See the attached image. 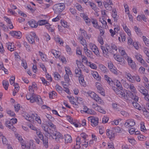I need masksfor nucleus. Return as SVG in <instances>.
I'll list each match as a JSON object with an SVG mask.
<instances>
[{"mask_svg":"<svg viewBox=\"0 0 149 149\" xmlns=\"http://www.w3.org/2000/svg\"><path fill=\"white\" fill-rule=\"evenodd\" d=\"M42 128L45 132V135L46 136L49 137L50 138L55 139L57 142L59 141V139L63 138V136L61 133L57 132L56 130H51L47 126L42 125Z\"/></svg>","mask_w":149,"mask_h":149,"instance_id":"f257e3e1","label":"nucleus"},{"mask_svg":"<svg viewBox=\"0 0 149 149\" xmlns=\"http://www.w3.org/2000/svg\"><path fill=\"white\" fill-rule=\"evenodd\" d=\"M42 128L45 132V135L46 136L49 137L50 138L55 139L57 142L59 141V139L63 138V136L61 133L57 132L56 130H51L47 126L42 125Z\"/></svg>","mask_w":149,"mask_h":149,"instance_id":"f03ea898","label":"nucleus"},{"mask_svg":"<svg viewBox=\"0 0 149 149\" xmlns=\"http://www.w3.org/2000/svg\"><path fill=\"white\" fill-rule=\"evenodd\" d=\"M65 4L63 3H60L55 4L53 6V10L55 13L61 12L65 8Z\"/></svg>","mask_w":149,"mask_h":149,"instance_id":"7ed1b4c3","label":"nucleus"},{"mask_svg":"<svg viewBox=\"0 0 149 149\" xmlns=\"http://www.w3.org/2000/svg\"><path fill=\"white\" fill-rule=\"evenodd\" d=\"M30 102L32 103L36 102L38 105H42L43 104V102L40 96L35 93H32Z\"/></svg>","mask_w":149,"mask_h":149,"instance_id":"20e7f679","label":"nucleus"},{"mask_svg":"<svg viewBox=\"0 0 149 149\" xmlns=\"http://www.w3.org/2000/svg\"><path fill=\"white\" fill-rule=\"evenodd\" d=\"M26 38L29 42L31 44L35 43L34 39L36 40H38L35 33L33 32H31L30 34L27 35Z\"/></svg>","mask_w":149,"mask_h":149,"instance_id":"39448f33","label":"nucleus"},{"mask_svg":"<svg viewBox=\"0 0 149 149\" xmlns=\"http://www.w3.org/2000/svg\"><path fill=\"white\" fill-rule=\"evenodd\" d=\"M36 116H34V117H33V116H31L28 114H25L24 116L25 119L29 121H31L35 119V120L37 121L38 123L39 124H41V119L39 117L37 116V115H36Z\"/></svg>","mask_w":149,"mask_h":149,"instance_id":"423d86ee","label":"nucleus"},{"mask_svg":"<svg viewBox=\"0 0 149 149\" xmlns=\"http://www.w3.org/2000/svg\"><path fill=\"white\" fill-rule=\"evenodd\" d=\"M112 89L117 95L119 97H123L125 99H126V95H125V94L124 92L123 89H121V90H120V89H118V88L114 86L112 87Z\"/></svg>","mask_w":149,"mask_h":149,"instance_id":"0eeeda50","label":"nucleus"},{"mask_svg":"<svg viewBox=\"0 0 149 149\" xmlns=\"http://www.w3.org/2000/svg\"><path fill=\"white\" fill-rule=\"evenodd\" d=\"M138 89L140 92L144 95V97L148 95V90L142 85H139L138 86Z\"/></svg>","mask_w":149,"mask_h":149,"instance_id":"6e6552de","label":"nucleus"},{"mask_svg":"<svg viewBox=\"0 0 149 149\" xmlns=\"http://www.w3.org/2000/svg\"><path fill=\"white\" fill-rule=\"evenodd\" d=\"M91 49L93 52L97 56H99L100 53L97 47L94 44L91 43L89 44Z\"/></svg>","mask_w":149,"mask_h":149,"instance_id":"1a4fd4ad","label":"nucleus"},{"mask_svg":"<svg viewBox=\"0 0 149 149\" xmlns=\"http://www.w3.org/2000/svg\"><path fill=\"white\" fill-rule=\"evenodd\" d=\"M113 57L116 60L120 63V64L123 65L125 64V61L124 59L121 56L114 54Z\"/></svg>","mask_w":149,"mask_h":149,"instance_id":"9d476101","label":"nucleus"},{"mask_svg":"<svg viewBox=\"0 0 149 149\" xmlns=\"http://www.w3.org/2000/svg\"><path fill=\"white\" fill-rule=\"evenodd\" d=\"M81 113H83L84 112L89 114H90L95 115L96 113L95 112L94 110H92L91 109H89L87 107L84 106L83 108V110H81Z\"/></svg>","mask_w":149,"mask_h":149,"instance_id":"9b49d317","label":"nucleus"},{"mask_svg":"<svg viewBox=\"0 0 149 149\" xmlns=\"http://www.w3.org/2000/svg\"><path fill=\"white\" fill-rule=\"evenodd\" d=\"M96 86L98 92L102 95L104 96L105 94L104 92V89L102 87L101 84L99 82H97L96 83Z\"/></svg>","mask_w":149,"mask_h":149,"instance_id":"f8f14e48","label":"nucleus"},{"mask_svg":"<svg viewBox=\"0 0 149 149\" xmlns=\"http://www.w3.org/2000/svg\"><path fill=\"white\" fill-rule=\"evenodd\" d=\"M135 124L134 120L133 119H129L126 120L124 125L126 127H129L133 126Z\"/></svg>","mask_w":149,"mask_h":149,"instance_id":"ddd939ff","label":"nucleus"},{"mask_svg":"<svg viewBox=\"0 0 149 149\" xmlns=\"http://www.w3.org/2000/svg\"><path fill=\"white\" fill-rule=\"evenodd\" d=\"M22 146L26 147L28 149H36V148L35 144L32 141H30L29 143H28L26 145L22 144Z\"/></svg>","mask_w":149,"mask_h":149,"instance_id":"4468645a","label":"nucleus"},{"mask_svg":"<svg viewBox=\"0 0 149 149\" xmlns=\"http://www.w3.org/2000/svg\"><path fill=\"white\" fill-rule=\"evenodd\" d=\"M80 16L83 18L86 24L88 25H89L91 23V20L88 16L84 13H81Z\"/></svg>","mask_w":149,"mask_h":149,"instance_id":"2eb2a0df","label":"nucleus"},{"mask_svg":"<svg viewBox=\"0 0 149 149\" xmlns=\"http://www.w3.org/2000/svg\"><path fill=\"white\" fill-rule=\"evenodd\" d=\"M100 48L102 51L104 56L106 58H108L109 55L108 48L102 45L100 46Z\"/></svg>","mask_w":149,"mask_h":149,"instance_id":"dca6fc26","label":"nucleus"},{"mask_svg":"<svg viewBox=\"0 0 149 149\" xmlns=\"http://www.w3.org/2000/svg\"><path fill=\"white\" fill-rule=\"evenodd\" d=\"M129 65L131 68L134 71L136 70V63L132 60V59H130L128 61Z\"/></svg>","mask_w":149,"mask_h":149,"instance_id":"f3484780","label":"nucleus"},{"mask_svg":"<svg viewBox=\"0 0 149 149\" xmlns=\"http://www.w3.org/2000/svg\"><path fill=\"white\" fill-rule=\"evenodd\" d=\"M11 35L13 37L20 39L22 36L21 33L20 31H13L10 33Z\"/></svg>","mask_w":149,"mask_h":149,"instance_id":"a211bd4d","label":"nucleus"},{"mask_svg":"<svg viewBox=\"0 0 149 149\" xmlns=\"http://www.w3.org/2000/svg\"><path fill=\"white\" fill-rule=\"evenodd\" d=\"M90 120L92 126L95 127L97 126L98 123V118H97L92 117Z\"/></svg>","mask_w":149,"mask_h":149,"instance_id":"6ab92c4d","label":"nucleus"},{"mask_svg":"<svg viewBox=\"0 0 149 149\" xmlns=\"http://www.w3.org/2000/svg\"><path fill=\"white\" fill-rule=\"evenodd\" d=\"M93 105L95 106V107H93L96 110H97L98 111L103 114L105 113L106 112L102 108L97 105L96 106V105L94 104H93Z\"/></svg>","mask_w":149,"mask_h":149,"instance_id":"aec40b11","label":"nucleus"},{"mask_svg":"<svg viewBox=\"0 0 149 149\" xmlns=\"http://www.w3.org/2000/svg\"><path fill=\"white\" fill-rule=\"evenodd\" d=\"M107 134L108 137L110 139L114 138L115 137V134L113 132L109 129H107Z\"/></svg>","mask_w":149,"mask_h":149,"instance_id":"412c9836","label":"nucleus"},{"mask_svg":"<svg viewBox=\"0 0 149 149\" xmlns=\"http://www.w3.org/2000/svg\"><path fill=\"white\" fill-rule=\"evenodd\" d=\"M5 125L6 127L8 128L9 129L12 130L13 131H14L15 129V128L14 127L13 123L12 122H10V121H6L5 123Z\"/></svg>","mask_w":149,"mask_h":149,"instance_id":"4be33fe9","label":"nucleus"},{"mask_svg":"<svg viewBox=\"0 0 149 149\" xmlns=\"http://www.w3.org/2000/svg\"><path fill=\"white\" fill-rule=\"evenodd\" d=\"M30 26L32 28H36L38 26V24L33 19H31L28 22Z\"/></svg>","mask_w":149,"mask_h":149,"instance_id":"5701e85b","label":"nucleus"},{"mask_svg":"<svg viewBox=\"0 0 149 149\" xmlns=\"http://www.w3.org/2000/svg\"><path fill=\"white\" fill-rule=\"evenodd\" d=\"M79 81L80 84L84 86L86 85V82L84 79V76L82 75L78 77Z\"/></svg>","mask_w":149,"mask_h":149,"instance_id":"b1692460","label":"nucleus"},{"mask_svg":"<svg viewBox=\"0 0 149 149\" xmlns=\"http://www.w3.org/2000/svg\"><path fill=\"white\" fill-rule=\"evenodd\" d=\"M51 52L56 58H58L61 55V52H60L54 49L51 50Z\"/></svg>","mask_w":149,"mask_h":149,"instance_id":"393cba45","label":"nucleus"},{"mask_svg":"<svg viewBox=\"0 0 149 149\" xmlns=\"http://www.w3.org/2000/svg\"><path fill=\"white\" fill-rule=\"evenodd\" d=\"M104 79L105 80L107 81L108 83L109 84L113 86V84L114 83V81L112 80V79L109 77L107 75H104Z\"/></svg>","mask_w":149,"mask_h":149,"instance_id":"a878e982","label":"nucleus"},{"mask_svg":"<svg viewBox=\"0 0 149 149\" xmlns=\"http://www.w3.org/2000/svg\"><path fill=\"white\" fill-rule=\"evenodd\" d=\"M78 39L79 40V42L83 46H87V43L85 39H84L83 37L82 36H79L78 38Z\"/></svg>","mask_w":149,"mask_h":149,"instance_id":"bb28decb","label":"nucleus"},{"mask_svg":"<svg viewBox=\"0 0 149 149\" xmlns=\"http://www.w3.org/2000/svg\"><path fill=\"white\" fill-rule=\"evenodd\" d=\"M80 31H81V36H82L83 37H85L86 38L89 39V38L87 35L86 32L84 29L80 28Z\"/></svg>","mask_w":149,"mask_h":149,"instance_id":"cd10ccee","label":"nucleus"},{"mask_svg":"<svg viewBox=\"0 0 149 149\" xmlns=\"http://www.w3.org/2000/svg\"><path fill=\"white\" fill-rule=\"evenodd\" d=\"M112 12V16L113 18L114 21L115 22H117L118 18V16L117 15V13L116 12V10H113Z\"/></svg>","mask_w":149,"mask_h":149,"instance_id":"c85d7f7f","label":"nucleus"},{"mask_svg":"<svg viewBox=\"0 0 149 149\" xmlns=\"http://www.w3.org/2000/svg\"><path fill=\"white\" fill-rule=\"evenodd\" d=\"M53 121V120H49L47 122L48 125H46L47 126L49 127H50L52 129V130H56V126L55 125H54L52 122V121ZM43 125L45 126V125Z\"/></svg>","mask_w":149,"mask_h":149,"instance_id":"c756f323","label":"nucleus"},{"mask_svg":"<svg viewBox=\"0 0 149 149\" xmlns=\"http://www.w3.org/2000/svg\"><path fill=\"white\" fill-rule=\"evenodd\" d=\"M96 96H95L94 98L93 99H94L99 104H102L103 103V101L101 99L98 95L96 94Z\"/></svg>","mask_w":149,"mask_h":149,"instance_id":"7c9ffc66","label":"nucleus"},{"mask_svg":"<svg viewBox=\"0 0 149 149\" xmlns=\"http://www.w3.org/2000/svg\"><path fill=\"white\" fill-rule=\"evenodd\" d=\"M65 143H70L72 141V139L70 136L67 134L65 136Z\"/></svg>","mask_w":149,"mask_h":149,"instance_id":"2f4dec72","label":"nucleus"},{"mask_svg":"<svg viewBox=\"0 0 149 149\" xmlns=\"http://www.w3.org/2000/svg\"><path fill=\"white\" fill-rule=\"evenodd\" d=\"M126 78L130 82L132 83H134L133 76H132L130 74L127 73L126 75Z\"/></svg>","mask_w":149,"mask_h":149,"instance_id":"473e14b6","label":"nucleus"},{"mask_svg":"<svg viewBox=\"0 0 149 149\" xmlns=\"http://www.w3.org/2000/svg\"><path fill=\"white\" fill-rule=\"evenodd\" d=\"M116 85L118 88V89H120V90H121V89H123L121 84L118 80H117L115 82H114V83L113 84V85Z\"/></svg>","mask_w":149,"mask_h":149,"instance_id":"72a5a7b5","label":"nucleus"},{"mask_svg":"<svg viewBox=\"0 0 149 149\" xmlns=\"http://www.w3.org/2000/svg\"><path fill=\"white\" fill-rule=\"evenodd\" d=\"M111 50L109 51V52L111 53H113V54H114V51L113 50L116 51L117 50V47L114 44H112L111 46Z\"/></svg>","mask_w":149,"mask_h":149,"instance_id":"f704fd0d","label":"nucleus"},{"mask_svg":"<svg viewBox=\"0 0 149 149\" xmlns=\"http://www.w3.org/2000/svg\"><path fill=\"white\" fill-rule=\"evenodd\" d=\"M99 67L101 70L104 73H107L108 71V69L107 68L102 65H100Z\"/></svg>","mask_w":149,"mask_h":149,"instance_id":"c9c22d12","label":"nucleus"},{"mask_svg":"<svg viewBox=\"0 0 149 149\" xmlns=\"http://www.w3.org/2000/svg\"><path fill=\"white\" fill-rule=\"evenodd\" d=\"M132 104L134 107L139 110H140L142 109V108L140 105L136 102H132Z\"/></svg>","mask_w":149,"mask_h":149,"instance_id":"e433bc0d","label":"nucleus"},{"mask_svg":"<svg viewBox=\"0 0 149 149\" xmlns=\"http://www.w3.org/2000/svg\"><path fill=\"white\" fill-rule=\"evenodd\" d=\"M112 106L113 108L117 111H119L120 110V106L118 105L115 103H113Z\"/></svg>","mask_w":149,"mask_h":149,"instance_id":"4c0bfd02","label":"nucleus"},{"mask_svg":"<svg viewBox=\"0 0 149 149\" xmlns=\"http://www.w3.org/2000/svg\"><path fill=\"white\" fill-rule=\"evenodd\" d=\"M103 4L106 10H111L112 9V6H110V5L107 3V2H103Z\"/></svg>","mask_w":149,"mask_h":149,"instance_id":"58836bf2","label":"nucleus"},{"mask_svg":"<svg viewBox=\"0 0 149 149\" xmlns=\"http://www.w3.org/2000/svg\"><path fill=\"white\" fill-rule=\"evenodd\" d=\"M92 74L93 77L97 80H100V79L101 77L99 75L97 72H93Z\"/></svg>","mask_w":149,"mask_h":149,"instance_id":"ea45409f","label":"nucleus"},{"mask_svg":"<svg viewBox=\"0 0 149 149\" xmlns=\"http://www.w3.org/2000/svg\"><path fill=\"white\" fill-rule=\"evenodd\" d=\"M39 54L40 55L41 57V58L42 60L46 62L47 61L46 55L40 51H39Z\"/></svg>","mask_w":149,"mask_h":149,"instance_id":"a19ab883","label":"nucleus"},{"mask_svg":"<svg viewBox=\"0 0 149 149\" xmlns=\"http://www.w3.org/2000/svg\"><path fill=\"white\" fill-rule=\"evenodd\" d=\"M75 73L76 75V77H79L82 75L81 74V72L80 69L79 68H76L75 70Z\"/></svg>","mask_w":149,"mask_h":149,"instance_id":"79ce46f5","label":"nucleus"},{"mask_svg":"<svg viewBox=\"0 0 149 149\" xmlns=\"http://www.w3.org/2000/svg\"><path fill=\"white\" fill-rule=\"evenodd\" d=\"M92 22L93 24V26L96 28L98 29H100V28H101V26H99L96 20L93 19V21H92Z\"/></svg>","mask_w":149,"mask_h":149,"instance_id":"37998d69","label":"nucleus"},{"mask_svg":"<svg viewBox=\"0 0 149 149\" xmlns=\"http://www.w3.org/2000/svg\"><path fill=\"white\" fill-rule=\"evenodd\" d=\"M3 85L4 88L6 90H7L9 86L8 82L6 80H3Z\"/></svg>","mask_w":149,"mask_h":149,"instance_id":"c03bdc74","label":"nucleus"},{"mask_svg":"<svg viewBox=\"0 0 149 149\" xmlns=\"http://www.w3.org/2000/svg\"><path fill=\"white\" fill-rule=\"evenodd\" d=\"M36 134L37 135L39 136V138L41 140H43V136L40 130H38L37 132H36Z\"/></svg>","mask_w":149,"mask_h":149,"instance_id":"a18cd8bd","label":"nucleus"},{"mask_svg":"<svg viewBox=\"0 0 149 149\" xmlns=\"http://www.w3.org/2000/svg\"><path fill=\"white\" fill-rule=\"evenodd\" d=\"M92 8L94 11H95L97 10V8L95 5L93 3H92L90 1L88 2V4Z\"/></svg>","mask_w":149,"mask_h":149,"instance_id":"49530a36","label":"nucleus"},{"mask_svg":"<svg viewBox=\"0 0 149 149\" xmlns=\"http://www.w3.org/2000/svg\"><path fill=\"white\" fill-rule=\"evenodd\" d=\"M47 21L45 20H40L38 21V24L39 25H42L47 23Z\"/></svg>","mask_w":149,"mask_h":149,"instance_id":"de8ad7c7","label":"nucleus"},{"mask_svg":"<svg viewBox=\"0 0 149 149\" xmlns=\"http://www.w3.org/2000/svg\"><path fill=\"white\" fill-rule=\"evenodd\" d=\"M57 93L54 91H52L51 93L49 94V98H54V97L57 95Z\"/></svg>","mask_w":149,"mask_h":149,"instance_id":"09e8293b","label":"nucleus"},{"mask_svg":"<svg viewBox=\"0 0 149 149\" xmlns=\"http://www.w3.org/2000/svg\"><path fill=\"white\" fill-rule=\"evenodd\" d=\"M85 52L88 57H90L91 59L93 58L92 53L91 51L89 50L86 52L85 51Z\"/></svg>","mask_w":149,"mask_h":149,"instance_id":"8fccbe9b","label":"nucleus"},{"mask_svg":"<svg viewBox=\"0 0 149 149\" xmlns=\"http://www.w3.org/2000/svg\"><path fill=\"white\" fill-rule=\"evenodd\" d=\"M47 138H45V139H43V140H42V141L43 143L45 148H47L48 146V140L47 138L48 137L47 136Z\"/></svg>","mask_w":149,"mask_h":149,"instance_id":"3c124183","label":"nucleus"},{"mask_svg":"<svg viewBox=\"0 0 149 149\" xmlns=\"http://www.w3.org/2000/svg\"><path fill=\"white\" fill-rule=\"evenodd\" d=\"M133 78L134 79V83L135 82V81L137 82H139L141 81L140 77L138 75H136L133 76Z\"/></svg>","mask_w":149,"mask_h":149,"instance_id":"603ef678","label":"nucleus"},{"mask_svg":"<svg viewBox=\"0 0 149 149\" xmlns=\"http://www.w3.org/2000/svg\"><path fill=\"white\" fill-rule=\"evenodd\" d=\"M135 56L136 58L140 63L141 61H142L143 60L142 58V56L141 55L137 54L135 55Z\"/></svg>","mask_w":149,"mask_h":149,"instance_id":"864d4df0","label":"nucleus"},{"mask_svg":"<svg viewBox=\"0 0 149 149\" xmlns=\"http://www.w3.org/2000/svg\"><path fill=\"white\" fill-rule=\"evenodd\" d=\"M143 39L145 45L148 47H149V40L146 38L145 36H143Z\"/></svg>","mask_w":149,"mask_h":149,"instance_id":"5fc2aeb1","label":"nucleus"},{"mask_svg":"<svg viewBox=\"0 0 149 149\" xmlns=\"http://www.w3.org/2000/svg\"><path fill=\"white\" fill-rule=\"evenodd\" d=\"M125 31L127 33L128 35L130 36L131 35V33L130 29L127 28V27L126 26L125 27H123Z\"/></svg>","mask_w":149,"mask_h":149,"instance_id":"6e6d98bb","label":"nucleus"},{"mask_svg":"<svg viewBox=\"0 0 149 149\" xmlns=\"http://www.w3.org/2000/svg\"><path fill=\"white\" fill-rule=\"evenodd\" d=\"M76 146L77 145L78 146V147H77V148H80L79 145L81 143V139L79 136H77L76 139Z\"/></svg>","mask_w":149,"mask_h":149,"instance_id":"4d7b16f0","label":"nucleus"},{"mask_svg":"<svg viewBox=\"0 0 149 149\" xmlns=\"http://www.w3.org/2000/svg\"><path fill=\"white\" fill-rule=\"evenodd\" d=\"M140 128L141 131L144 132L146 131V129L144 125V123L143 122H141L140 123Z\"/></svg>","mask_w":149,"mask_h":149,"instance_id":"13d9d810","label":"nucleus"},{"mask_svg":"<svg viewBox=\"0 0 149 149\" xmlns=\"http://www.w3.org/2000/svg\"><path fill=\"white\" fill-rule=\"evenodd\" d=\"M54 77L56 80H58L61 78V77L60 75L57 72H55L54 73Z\"/></svg>","mask_w":149,"mask_h":149,"instance_id":"bf43d9fd","label":"nucleus"},{"mask_svg":"<svg viewBox=\"0 0 149 149\" xmlns=\"http://www.w3.org/2000/svg\"><path fill=\"white\" fill-rule=\"evenodd\" d=\"M129 89H130L131 91L132 92H135L136 91V88L134 85L132 84H131L130 85Z\"/></svg>","mask_w":149,"mask_h":149,"instance_id":"052dcab7","label":"nucleus"},{"mask_svg":"<svg viewBox=\"0 0 149 149\" xmlns=\"http://www.w3.org/2000/svg\"><path fill=\"white\" fill-rule=\"evenodd\" d=\"M55 88L56 91H58L59 93H61L62 92V88L59 85L57 84L55 86Z\"/></svg>","mask_w":149,"mask_h":149,"instance_id":"680f3d73","label":"nucleus"},{"mask_svg":"<svg viewBox=\"0 0 149 149\" xmlns=\"http://www.w3.org/2000/svg\"><path fill=\"white\" fill-rule=\"evenodd\" d=\"M66 51L68 54H71L72 53V52L71 51V48L68 45H66Z\"/></svg>","mask_w":149,"mask_h":149,"instance_id":"e2e57ef3","label":"nucleus"},{"mask_svg":"<svg viewBox=\"0 0 149 149\" xmlns=\"http://www.w3.org/2000/svg\"><path fill=\"white\" fill-rule=\"evenodd\" d=\"M21 65L22 66L24 67L25 69H26L27 68V63L26 61L24 60H22Z\"/></svg>","mask_w":149,"mask_h":149,"instance_id":"0e129e2a","label":"nucleus"},{"mask_svg":"<svg viewBox=\"0 0 149 149\" xmlns=\"http://www.w3.org/2000/svg\"><path fill=\"white\" fill-rule=\"evenodd\" d=\"M65 70L66 72L65 74H68L70 76L72 75V72L70 68H65Z\"/></svg>","mask_w":149,"mask_h":149,"instance_id":"69168bd1","label":"nucleus"},{"mask_svg":"<svg viewBox=\"0 0 149 149\" xmlns=\"http://www.w3.org/2000/svg\"><path fill=\"white\" fill-rule=\"evenodd\" d=\"M64 79L66 83H68L70 80L69 75L65 74L64 76Z\"/></svg>","mask_w":149,"mask_h":149,"instance_id":"338daca9","label":"nucleus"},{"mask_svg":"<svg viewBox=\"0 0 149 149\" xmlns=\"http://www.w3.org/2000/svg\"><path fill=\"white\" fill-rule=\"evenodd\" d=\"M1 139L3 143L4 144L6 145L8 144V140L4 136H2Z\"/></svg>","mask_w":149,"mask_h":149,"instance_id":"774afa93","label":"nucleus"}]
</instances>
